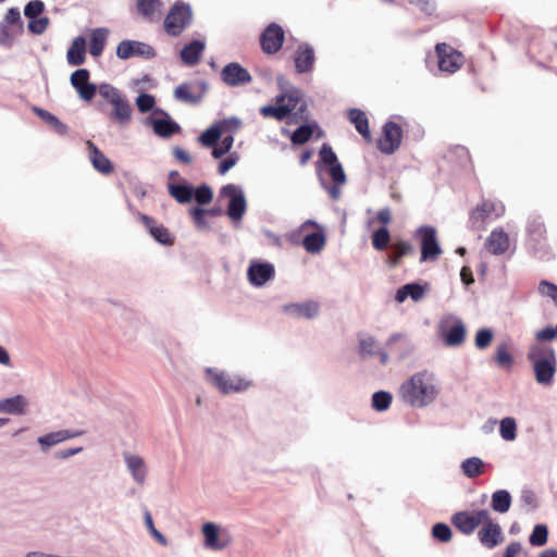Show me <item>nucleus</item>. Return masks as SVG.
Wrapping results in <instances>:
<instances>
[{"instance_id": "obj_1", "label": "nucleus", "mask_w": 557, "mask_h": 557, "mask_svg": "<svg viewBox=\"0 0 557 557\" xmlns=\"http://www.w3.org/2000/svg\"><path fill=\"white\" fill-rule=\"evenodd\" d=\"M260 114L264 119H274L284 121L290 117L292 122L298 123L308 120V104L302 92L293 88L287 92L281 94L275 98L274 106H263L260 108Z\"/></svg>"}, {"instance_id": "obj_2", "label": "nucleus", "mask_w": 557, "mask_h": 557, "mask_svg": "<svg viewBox=\"0 0 557 557\" xmlns=\"http://www.w3.org/2000/svg\"><path fill=\"white\" fill-rule=\"evenodd\" d=\"M437 395L433 376L428 371L417 372L405 381L399 389V398L411 407L422 408L432 403Z\"/></svg>"}, {"instance_id": "obj_3", "label": "nucleus", "mask_w": 557, "mask_h": 557, "mask_svg": "<svg viewBox=\"0 0 557 557\" xmlns=\"http://www.w3.org/2000/svg\"><path fill=\"white\" fill-rule=\"evenodd\" d=\"M527 358L532 364L535 381L544 386L550 385L557 372V357L549 345L532 344Z\"/></svg>"}, {"instance_id": "obj_4", "label": "nucleus", "mask_w": 557, "mask_h": 557, "mask_svg": "<svg viewBox=\"0 0 557 557\" xmlns=\"http://www.w3.org/2000/svg\"><path fill=\"white\" fill-rule=\"evenodd\" d=\"M193 13L190 7L177 1L170 9L164 18V30L173 37L180 36L191 23Z\"/></svg>"}, {"instance_id": "obj_5", "label": "nucleus", "mask_w": 557, "mask_h": 557, "mask_svg": "<svg viewBox=\"0 0 557 557\" xmlns=\"http://www.w3.org/2000/svg\"><path fill=\"white\" fill-rule=\"evenodd\" d=\"M207 377L222 394H231L246 391L250 382L238 375H227L225 372L207 370Z\"/></svg>"}, {"instance_id": "obj_6", "label": "nucleus", "mask_w": 557, "mask_h": 557, "mask_svg": "<svg viewBox=\"0 0 557 557\" xmlns=\"http://www.w3.org/2000/svg\"><path fill=\"white\" fill-rule=\"evenodd\" d=\"M546 233L545 224L540 216H530L528 219L525 245L532 253L537 255L546 250Z\"/></svg>"}, {"instance_id": "obj_7", "label": "nucleus", "mask_w": 557, "mask_h": 557, "mask_svg": "<svg viewBox=\"0 0 557 557\" xmlns=\"http://www.w3.org/2000/svg\"><path fill=\"white\" fill-rule=\"evenodd\" d=\"M414 237L420 240L421 261H434L442 253V249L437 242L436 230L433 226H421L416 230Z\"/></svg>"}, {"instance_id": "obj_8", "label": "nucleus", "mask_w": 557, "mask_h": 557, "mask_svg": "<svg viewBox=\"0 0 557 557\" xmlns=\"http://www.w3.org/2000/svg\"><path fill=\"white\" fill-rule=\"evenodd\" d=\"M487 513L486 509L458 511L451 517V523L462 534L470 535L487 518Z\"/></svg>"}, {"instance_id": "obj_9", "label": "nucleus", "mask_w": 557, "mask_h": 557, "mask_svg": "<svg viewBox=\"0 0 557 557\" xmlns=\"http://www.w3.org/2000/svg\"><path fill=\"white\" fill-rule=\"evenodd\" d=\"M435 51L438 59V69L442 72L453 74L463 64L462 54L445 42L437 44Z\"/></svg>"}, {"instance_id": "obj_10", "label": "nucleus", "mask_w": 557, "mask_h": 557, "mask_svg": "<svg viewBox=\"0 0 557 557\" xmlns=\"http://www.w3.org/2000/svg\"><path fill=\"white\" fill-rule=\"evenodd\" d=\"M401 139V127L389 121L383 126L382 136L377 140V149L384 154H392L399 148Z\"/></svg>"}, {"instance_id": "obj_11", "label": "nucleus", "mask_w": 557, "mask_h": 557, "mask_svg": "<svg viewBox=\"0 0 557 557\" xmlns=\"http://www.w3.org/2000/svg\"><path fill=\"white\" fill-rule=\"evenodd\" d=\"M221 194L230 198L227 215L233 221H240L246 212V199L240 187L228 184L221 189Z\"/></svg>"}, {"instance_id": "obj_12", "label": "nucleus", "mask_w": 557, "mask_h": 557, "mask_svg": "<svg viewBox=\"0 0 557 557\" xmlns=\"http://www.w3.org/2000/svg\"><path fill=\"white\" fill-rule=\"evenodd\" d=\"M285 41V33L281 25L269 24L260 35V46L265 54L278 52Z\"/></svg>"}, {"instance_id": "obj_13", "label": "nucleus", "mask_w": 557, "mask_h": 557, "mask_svg": "<svg viewBox=\"0 0 557 557\" xmlns=\"http://www.w3.org/2000/svg\"><path fill=\"white\" fill-rule=\"evenodd\" d=\"M504 212L505 208L502 203L484 200L482 203L478 205L470 214L471 227L480 230L488 218H499Z\"/></svg>"}, {"instance_id": "obj_14", "label": "nucleus", "mask_w": 557, "mask_h": 557, "mask_svg": "<svg viewBox=\"0 0 557 557\" xmlns=\"http://www.w3.org/2000/svg\"><path fill=\"white\" fill-rule=\"evenodd\" d=\"M482 528L478 532V537L481 544L486 548H494L503 542V532L500 525L491 517L490 512L487 518L482 522Z\"/></svg>"}, {"instance_id": "obj_15", "label": "nucleus", "mask_w": 557, "mask_h": 557, "mask_svg": "<svg viewBox=\"0 0 557 557\" xmlns=\"http://www.w3.org/2000/svg\"><path fill=\"white\" fill-rule=\"evenodd\" d=\"M221 78L227 86L236 87L251 83V74L237 62L226 64L221 71Z\"/></svg>"}, {"instance_id": "obj_16", "label": "nucleus", "mask_w": 557, "mask_h": 557, "mask_svg": "<svg viewBox=\"0 0 557 557\" xmlns=\"http://www.w3.org/2000/svg\"><path fill=\"white\" fill-rule=\"evenodd\" d=\"M116 55L119 59L127 60L135 55L153 57V48L136 40H122L116 47Z\"/></svg>"}, {"instance_id": "obj_17", "label": "nucleus", "mask_w": 557, "mask_h": 557, "mask_svg": "<svg viewBox=\"0 0 557 557\" xmlns=\"http://www.w3.org/2000/svg\"><path fill=\"white\" fill-rule=\"evenodd\" d=\"M89 71L79 69L72 73L71 84L77 90L81 98L90 101L97 91L96 85L89 83Z\"/></svg>"}, {"instance_id": "obj_18", "label": "nucleus", "mask_w": 557, "mask_h": 557, "mask_svg": "<svg viewBox=\"0 0 557 557\" xmlns=\"http://www.w3.org/2000/svg\"><path fill=\"white\" fill-rule=\"evenodd\" d=\"M414 252V247L411 243L403 239L394 240L389 246V253L386 257V263L391 268L400 265L403 258L408 257Z\"/></svg>"}, {"instance_id": "obj_19", "label": "nucleus", "mask_w": 557, "mask_h": 557, "mask_svg": "<svg viewBox=\"0 0 557 557\" xmlns=\"http://www.w3.org/2000/svg\"><path fill=\"white\" fill-rule=\"evenodd\" d=\"M140 220L143 224L147 227L150 235L160 244L164 246H173L175 243V237L170 233V231L163 226L157 224L156 220L141 214Z\"/></svg>"}, {"instance_id": "obj_20", "label": "nucleus", "mask_w": 557, "mask_h": 557, "mask_svg": "<svg viewBox=\"0 0 557 557\" xmlns=\"http://www.w3.org/2000/svg\"><path fill=\"white\" fill-rule=\"evenodd\" d=\"M275 270L271 263L255 262L248 268L249 282L255 286H262L274 276Z\"/></svg>"}, {"instance_id": "obj_21", "label": "nucleus", "mask_w": 557, "mask_h": 557, "mask_svg": "<svg viewBox=\"0 0 557 557\" xmlns=\"http://www.w3.org/2000/svg\"><path fill=\"white\" fill-rule=\"evenodd\" d=\"M485 248L492 255H503L509 248V236L503 228H495L485 240Z\"/></svg>"}, {"instance_id": "obj_22", "label": "nucleus", "mask_w": 557, "mask_h": 557, "mask_svg": "<svg viewBox=\"0 0 557 557\" xmlns=\"http://www.w3.org/2000/svg\"><path fill=\"white\" fill-rule=\"evenodd\" d=\"M319 304L313 300L285 305L283 310L290 317L313 319L319 313Z\"/></svg>"}, {"instance_id": "obj_23", "label": "nucleus", "mask_w": 557, "mask_h": 557, "mask_svg": "<svg viewBox=\"0 0 557 557\" xmlns=\"http://www.w3.org/2000/svg\"><path fill=\"white\" fill-rule=\"evenodd\" d=\"M85 434L84 430H61L57 432L48 433L44 436L38 437L37 442L41 446L42 450H46L48 447L54 446L59 443H62L66 440H71L74 437H78Z\"/></svg>"}, {"instance_id": "obj_24", "label": "nucleus", "mask_w": 557, "mask_h": 557, "mask_svg": "<svg viewBox=\"0 0 557 557\" xmlns=\"http://www.w3.org/2000/svg\"><path fill=\"white\" fill-rule=\"evenodd\" d=\"M87 147L92 166L101 174H112L114 172V166L103 152L90 140L87 141Z\"/></svg>"}, {"instance_id": "obj_25", "label": "nucleus", "mask_w": 557, "mask_h": 557, "mask_svg": "<svg viewBox=\"0 0 557 557\" xmlns=\"http://www.w3.org/2000/svg\"><path fill=\"white\" fill-rule=\"evenodd\" d=\"M314 51L307 44L298 46L295 52V67L298 73H307L312 70L314 64Z\"/></svg>"}, {"instance_id": "obj_26", "label": "nucleus", "mask_w": 557, "mask_h": 557, "mask_svg": "<svg viewBox=\"0 0 557 557\" xmlns=\"http://www.w3.org/2000/svg\"><path fill=\"white\" fill-rule=\"evenodd\" d=\"M205 50V44L200 40H193L181 50V59L184 64L194 66L199 63Z\"/></svg>"}, {"instance_id": "obj_27", "label": "nucleus", "mask_w": 557, "mask_h": 557, "mask_svg": "<svg viewBox=\"0 0 557 557\" xmlns=\"http://www.w3.org/2000/svg\"><path fill=\"white\" fill-rule=\"evenodd\" d=\"M66 59L70 65H82L86 60V40L84 37H76L70 46Z\"/></svg>"}, {"instance_id": "obj_28", "label": "nucleus", "mask_w": 557, "mask_h": 557, "mask_svg": "<svg viewBox=\"0 0 557 557\" xmlns=\"http://www.w3.org/2000/svg\"><path fill=\"white\" fill-rule=\"evenodd\" d=\"M113 110L110 119L121 125H126L132 119V108L124 96L120 97L116 102L112 103Z\"/></svg>"}, {"instance_id": "obj_29", "label": "nucleus", "mask_w": 557, "mask_h": 557, "mask_svg": "<svg viewBox=\"0 0 557 557\" xmlns=\"http://www.w3.org/2000/svg\"><path fill=\"white\" fill-rule=\"evenodd\" d=\"M359 352L362 357L379 356L382 364H385L388 361L387 352L382 350L376 341L371 336L359 341Z\"/></svg>"}, {"instance_id": "obj_30", "label": "nucleus", "mask_w": 557, "mask_h": 557, "mask_svg": "<svg viewBox=\"0 0 557 557\" xmlns=\"http://www.w3.org/2000/svg\"><path fill=\"white\" fill-rule=\"evenodd\" d=\"M466 334L467 331L463 323L457 321L443 332V339L447 346L457 347L463 344Z\"/></svg>"}, {"instance_id": "obj_31", "label": "nucleus", "mask_w": 557, "mask_h": 557, "mask_svg": "<svg viewBox=\"0 0 557 557\" xmlns=\"http://www.w3.org/2000/svg\"><path fill=\"white\" fill-rule=\"evenodd\" d=\"M205 92V85L201 84V89L198 94L194 91V87L189 83H183L178 85L174 90V97L185 103H198Z\"/></svg>"}, {"instance_id": "obj_32", "label": "nucleus", "mask_w": 557, "mask_h": 557, "mask_svg": "<svg viewBox=\"0 0 557 557\" xmlns=\"http://www.w3.org/2000/svg\"><path fill=\"white\" fill-rule=\"evenodd\" d=\"M348 120L355 125L357 132L367 140L371 139L369 128V120L366 113L360 109H350L348 111Z\"/></svg>"}, {"instance_id": "obj_33", "label": "nucleus", "mask_w": 557, "mask_h": 557, "mask_svg": "<svg viewBox=\"0 0 557 557\" xmlns=\"http://www.w3.org/2000/svg\"><path fill=\"white\" fill-rule=\"evenodd\" d=\"M124 459L127 465V468L132 472L134 480L137 483L143 484L145 482L147 474V469L144 459L136 455H125Z\"/></svg>"}, {"instance_id": "obj_34", "label": "nucleus", "mask_w": 557, "mask_h": 557, "mask_svg": "<svg viewBox=\"0 0 557 557\" xmlns=\"http://www.w3.org/2000/svg\"><path fill=\"white\" fill-rule=\"evenodd\" d=\"M109 30L100 27L91 30L89 40V52L92 57H99L103 52Z\"/></svg>"}, {"instance_id": "obj_35", "label": "nucleus", "mask_w": 557, "mask_h": 557, "mask_svg": "<svg viewBox=\"0 0 557 557\" xmlns=\"http://www.w3.org/2000/svg\"><path fill=\"white\" fill-rule=\"evenodd\" d=\"M202 533L205 536V545L210 549H222L227 545V542L219 540L218 527L212 522H207L202 525Z\"/></svg>"}, {"instance_id": "obj_36", "label": "nucleus", "mask_w": 557, "mask_h": 557, "mask_svg": "<svg viewBox=\"0 0 557 557\" xmlns=\"http://www.w3.org/2000/svg\"><path fill=\"white\" fill-rule=\"evenodd\" d=\"M462 473L469 479H475L484 473L485 463L479 457H470L461 462Z\"/></svg>"}, {"instance_id": "obj_37", "label": "nucleus", "mask_w": 557, "mask_h": 557, "mask_svg": "<svg viewBox=\"0 0 557 557\" xmlns=\"http://www.w3.org/2000/svg\"><path fill=\"white\" fill-rule=\"evenodd\" d=\"M325 243V235L321 231L307 234L302 239L304 248L310 253L320 252L324 248Z\"/></svg>"}, {"instance_id": "obj_38", "label": "nucleus", "mask_w": 557, "mask_h": 557, "mask_svg": "<svg viewBox=\"0 0 557 557\" xmlns=\"http://www.w3.org/2000/svg\"><path fill=\"white\" fill-rule=\"evenodd\" d=\"M494 360L502 369L510 370L513 364V357L507 343L499 344L496 347Z\"/></svg>"}, {"instance_id": "obj_39", "label": "nucleus", "mask_w": 557, "mask_h": 557, "mask_svg": "<svg viewBox=\"0 0 557 557\" xmlns=\"http://www.w3.org/2000/svg\"><path fill=\"white\" fill-rule=\"evenodd\" d=\"M511 506V496L506 490H498L492 495V508L493 510L505 513Z\"/></svg>"}, {"instance_id": "obj_40", "label": "nucleus", "mask_w": 557, "mask_h": 557, "mask_svg": "<svg viewBox=\"0 0 557 557\" xmlns=\"http://www.w3.org/2000/svg\"><path fill=\"white\" fill-rule=\"evenodd\" d=\"M4 412L11 414H24L27 407V400L22 395L3 399Z\"/></svg>"}, {"instance_id": "obj_41", "label": "nucleus", "mask_w": 557, "mask_h": 557, "mask_svg": "<svg viewBox=\"0 0 557 557\" xmlns=\"http://www.w3.org/2000/svg\"><path fill=\"white\" fill-rule=\"evenodd\" d=\"M34 112L47 124H49L58 134L64 135L67 133V126L63 124L55 115L52 113L37 108H34Z\"/></svg>"}, {"instance_id": "obj_42", "label": "nucleus", "mask_w": 557, "mask_h": 557, "mask_svg": "<svg viewBox=\"0 0 557 557\" xmlns=\"http://www.w3.org/2000/svg\"><path fill=\"white\" fill-rule=\"evenodd\" d=\"M423 293L424 290L419 284H407L397 290L396 300L403 302L408 297H411L413 300H419L422 298Z\"/></svg>"}, {"instance_id": "obj_43", "label": "nucleus", "mask_w": 557, "mask_h": 557, "mask_svg": "<svg viewBox=\"0 0 557 557\" xmlns=\"http://www.w3.org/2000/svg\"><path fill=\"white\" fill-rule=\"evenodd\" d=\"M169 194L180 203H187L193 198V188L187 185L170 184Z\"/></svg>"}, {"instance_id": "obj_44", "label": "nucleus", "mask_w": 557, "mask_h": 557, "mask_svg": "<svg viewBox=\"0 0 557 557\" xmlns=\"http://www.w3.org/2000/svg\"><path fill=\"white\" fill-rule=\"evenodd\" d=\"M391 234L387 227H380L372 233L371 243L375 250L383 251L388 247Z\"/></svg>"}, {"instance_id": "obj_45", "label": "nucleus", "mask_w": 557, "mask_h": 557, "mask_svg": "<svg viewBox=\"0 0 557 557\" xmlns=\"http://www.w3.org/2000/svg\"><path fill=\"white\" fill-rule=\"evenodd\" d=\"M317 127V124L309 125L305 124L299 126L292 134L290 140L294 145H304L310 140L313 135V128Z\"/></svg>"}, {"instance_id": "obj_46", "label": "nucleus", "mask_w": 557, "mask_h": 557, "mask_svg": "<svg viewBox=\"0 0 557 557\" xmlns=\"http://www.w3.org/2000/svg\"><path fill=\"white\" fill-rule=\"evenodd\" d=\"M178 125L170 120L158 119L153 121V131L157 135L169 137L178 131Z\"/></svg>"}, {"instance_id": "obj_47", "label": "nucleus", "mask_w": 557, "mask_h": 557, "mask_svg": "<svg viewBox=\"0 0 557 557\" xmlns=\"http://www.w3.org/2000/svg\"><path fill=\"white\" fill-rule=\"evenodd\" d=\"M499 434L505 441H513L517 437V423L511 417L504 418L499 424Z\"/></svg>"}, {"instance_id": "obj_48", "label": "nucleus", "mask_w": 557, "mask_h": 557, "mask_svg": "<svg viewBox=\"0 0 557 557\" xmlns=\"http://www.w3.org/2000/svg\"><path fill=\"white\" fill-rule=\"evenodd\" d=\"M161 5L160 0H137V10L144 17L151 20Z\"/></svg>"}, {"instance_id": "obj_49", "label": "nucleus", "mask_w": 557, "mask_h": 557, "mask_svg": "<svg viewBox=\"0 0 557 557\" xmlns=\"http://www.w3.org/2000/svg\"><path fill=\"white\" fill-rule=\"evenodd\" d=\"M392 404V395L388 392H375L372 396V407L376 411H385Z\"/></svg>"}, {"instance_id": "obj_50", "label": "nucleus", "mask_w": 557, "mask_h": 557, "mask_svg": "<svg viewBox=\"0 0 557 557\" xmlns=\"http://www.w3.org/2000/svg\"><path fill=\"white\" fill-rule=\"evenodd\" d=\"M548 530L545 524H536L529 537L533 546H543L547 543Z\"/></svg>"}, {"instance_id": "obj_51", "label": "nucleus", "mask_w": 557, "mask_h": 557, "mask_svg": "<svg viewBox=\"0 0 557 557\" xmlns=\"http://www.w3.org/2000/svg\"><path fill=\"white\" fill-rule=\"evenodd\" d=\"M221 138V131L220 128L213 126L205 131L200 137L199 141L205 147H213Z\"/></svg>"}, {"instance_id": "obj_52", "label": "nucleus", "mask_w": 557, "mask_h": 557, "mask_svg": "<svg viewBox=\"0 0 557 557\" xmlns=\"http://www.w3.org/2000/svg\"><path fill=\"white\" fill-rule=\"evenodd\" d=\"M534 337H535L534 344L548 345L547 342H550L557 337V325L556 326H546L542 330H539L535 333Z\"/></svg>"}, {"instance_id": "obj_53", "label": "nucleus", "mask_w": 557, "mask_h": 557, "mask_svg": "<svg viewBox=\"0 0 557 557\" xmlns=\"http://www.w3.org/2000/svg\"><path fill=\"white\" fill-rule=\"evenodd\" d=\"M432 535L435 540L447 543L451 540V530L446 523L438 522L433 525Z\"/></svg>"}, {"instance_id": "obj_54", "label": "nucleus", "mask_w": 557, "mask_h": 557, "mask_svg": "<svg viewBox=\"0 0 557 557\" xmlns=\"http://www.w3.org/2000/svg\"><path fill=\"white\" fill-rule=\"evenodd\" d=\"M189 215L191 216L196 227L198 230H207L209 228V224L206 220L207 210L200 207H194L189 210Z\"/></svg>"}, {"instance_id": "obj_55", "label": "nucleus", "mask_w": 557, "mask_h": 557, "mask_svg": "<svg viewBox=\"0 0 557 557\" xmlns=\"http://www.w3.org/2000/svg\"><path fill=\"white\" fill-rule=\"evenodd\" d=\"M493 332L490 329H481L475 334V347L478 349L487 348L493 341Z\"/></svg>"}, {"instance_id": "obj_56", "label": "nucleus", "mask_w": 557, "mask_h": 557, "mask_svg": "<svg viewBox=\"0 0 557 557\" xmlns=\"http://www.w3.org/2000/svg\"><path fill=\"white\" fill-rule=\"evenodd\" d=\"M193 196H195L196 201L200 205H208L213 198L212 190L207 185L197 187L195 191L193 190Z\"/></svg>"}, {"instance_id": "obj_57", "label": "nucleus", "mask_w": 557, "mask_h": 557, "mask_svg": "<svg viewBox=\"0 0 557 557\" xmlns=\"http://www.w3.org/2000/svg\"><path fill=\"white\" fill-rule=\"evenodd\" d=\"M233 143H234V138L233 136L228 135V136H225L220 145L218 147H214L213 146V150H212V157L214 159H220L221 157H223L226 152L230 151V149L232 148L233 146Z\"/></svg>"}, {"instance_id": "obj_58", "label": "nucleus", "mask_w": 557, "mask_h": 557, "mask_svg": "<svg viewBox=\"0 0 557 557\" xmlns=\"http://www.w3.org/2000/svg\"><path fill=\"white\" fill-rule=\"evenodd\" d=\"M44 10H45V4L42 1L33 0L26 4V7L24 9V14H25V16H27L29 18H36L44 12Z\"/></svg>"}, {"instance_id": "obj_59", "label": "nucleus", "mask_w": 557, "mask_h": 557, "mask_svg": "<svg viewBox=\"0 0 557 557\" xmlns=\"http://www.w3.org/2000/svg\"><path fill=\"white\" fill-rule=\"evenodd\" d=\"M327 172L333 181V183L336 184H345L346 183V175L344 172V169L342 164L338 162L327 166Z\"/></svg>"}, {"instance_id": "obj_60", "label": "nucleus", "mask_w": 557, "mask_h": 557, "mask_svg": "<svg viewBox=\"0 0 557 557\" xmlns=\"http://www.w3.org/2000/svg\"><path fill=\"white\" fill-rule=\"evenodd\" d=\"M403 339H404L403 335L394 334L386 342V347L391 351L396 352L398 355V357H400V358H404L407 355V347H405V346L404 347H396V344L398 342H403Z\"/></svg>"}, {"instance_id": "obj_61", "label": "nucleus", "mask_w": 557, "mask_h": 557, "mask_svg": "<svg viewBox=\"0 0 557 557\" xmlns=\"http://www.w3.org/2000/svg\"><path fill=\"white\" fill-rule=\"evenodd\" d=\"M320 160L326 165L330 166L336 162H338V159L333 151L332 147L327 144H323L320 152H319Z\"/></svg>"}, {"instance_id": "obj_62", "label": "nucleus", "mask_w": 557, "mask_h": 557, "mask_svg": "<svg viewBox=\"0 0 557 557\" xmlns=\"http://www.w3.org/2000/svg\"><path fill=\"white\" fill-rule=\"evenodd\" d=\"M154 103V97L149 94H140L136 99L137 108L143 113L150 111Z\"/></svg>"}, {"instance_id": "obj_63", "label": "nucleus", "mask_w": 557, "mask_h": 557, "mask_svg": "<svg viewBox=\"0 0 557 557\" xmlns=\"http://www.w3.org/2000/svg\"><path fill=\"white\" fill-rule=\"evenodd\" d=\"M99 94L103 97L110 104L116 102V100L123 95L114 87L110 85H101L99 88Z\"/></svg>"}, {"instance_id": "obj_64", "label": "nucleus", "mask_w": 557, "mask_h": 557, "mask_svg": "<svg viewBox=\"0 0 557 557\" xmlns=\"http://www.w3.org/2000/svg\"><path fill=\"white\" fill-rule=\"evenodd\" d=\"M539 292L543 296L550 298L557 306V285L547 281H542L539 285Z\"/></svg>"}]
</instances>
